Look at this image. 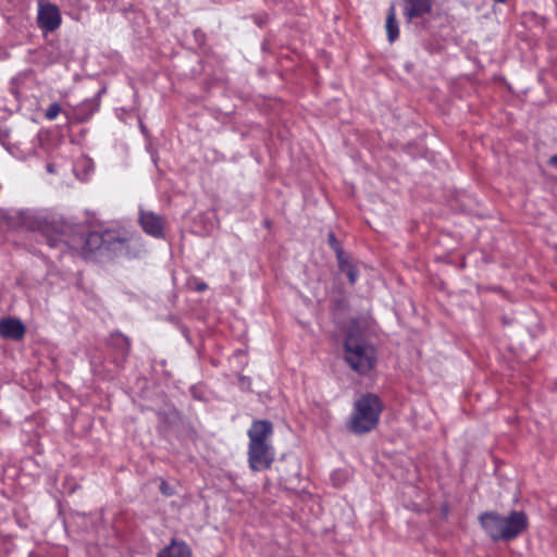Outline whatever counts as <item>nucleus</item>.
I'll list each match as a JSON object with an SVG mask.
<instances>
[{
    "mask_svg": "<svg viewBox=\"0 0 557 557\" xmlns=\"http://www.w3.org/2000/svg\"><path fill=\"white\" fill-rule=\"evenodd\" d=\"M480 522L484 531L495 541H510L522 534L529 519L524 511H511L507 517L497 512H484L480 516Z\"/></svg>",
    "mask_w": 557,
    "mask_h": 557,
    "instance_id": "obj_2",
    "label": "nucleus"
},
{
    "mask_svg": "<svg viewBox=\"0 0 557 557\" xmlns=\"http://www.w3.org/2000/svg\"><path fill=\"white\" fill-rule=\"evenodd\" d=\"M345 359L355 371L367 373L375 364V351L363 339L349 334L345 342Z\"/></svg>",
    "mask_w": 557,
    "mask_h": 557,
    "instance_id": "obj_4",
    "label": "nucleus"
},
{
    "mask_svg": "<svg viewBox=\"0 0 557 557\" xmlns=\"http://www.w3.org/2000/svg\"><path fill=\"white\" fill-rule=\"evenodd\" d=\"M496 2H504L505 0H495Z\"/></svg>",
    "mask_w": 557,
    "mask_h": 557,
    "instance_id": "obj_18",
    "label": "nucleus"
},
{
    "mask_svg": "<svg viewBox=\"0 0 557 557\" xmlns=\"http://www.w3.org/2000/svg\"><path fill=\"white\" fill-rule=\"evenodd\" d=\"M191 549L183 541L173 540L158 553V557H191Z\"/></svg>",
    "mask_w": 557,
    "mask_h": 557,
    "instance_id": "obj_10",
    "label": "nucleus"
},
{
    "mask_svg": "<svg viewBox=\"0 0 557 557\" xmlns=\"http://www.w3.org/2000/svg\"><path fill=\"white\" fill-rule=\"evenodd\" d=\"M138 222L143 231L154 238L164 237V228L166 221L164 216L151 211V210H139Z\"/></svg>",
    "mask_w": 557,
    "mask_h": 557,
    "instance_id": "obj_7",
    "label": "nucleus"
},
{
    "mask_svg": "<svg viewBox=\"0 0 557 557\" xmlns=\"http://www.w3.org/2000/svg\"><path fill=\"white\" fill-rule=\"evenodd\" d=\"M383 406L374 394H364L355 401L348 428L352 433L363 434L372 431L379 423Z\"/></svg>",
    "mask_w": 557,
    "mask_h": 557,
    "instance_id": "obj_3",
    "label": "nucleus"
},
{
    "mask_svg": "<svg viewBox=\"0 0 557 557\" xmlns=\"http://www.w3.org/2000/svg\"><path fill=\"white\" fill-rule=\"evenodd\" d=\"M550 164H553L557 169V154L553 156L549 160Z\"/></svg>",
    "mask_w": 557,
    "mask_h": 557,
    "instance_id": "obj_17",
    "label": "nucleus"
},
{
    "mask_svg": "<svg viewBox=\"0 0 557 557\" xmlns=\"http://www.w3.org/2000/svg\"><path fill=\"white\" fill-rule=\"evenodd\" d=\"M129 234L123 230L107 228L102 232H90L85 238L73 237L66 239H55L52 237L47 238L50 247H58L61 243L71 246L73 249L79 251L81 256L85 259L92 258L98 252H108L115 255L127 250Z\"/></svg>",
    "mask_w": 557,
    "mask_h": 557,
    "instance_id": "obj_1",
    "label": "nucleus"
},
{
    "mask_svg": "<svg viewBox=\"0 0 557 557\" xmlns=\"http://www.w3.org/2000/svg\"><path fill=\"white\" fill-rule=\"evenodd\" d=\"M407 2L410 4V8L405 13L408 21L422 16L432 9V0H407Z\"/></svg>",
    "mask_w": 557,
    "mask_h": 557,
    "instance_id": "obj_11",
    "label": "nucleus"
},
{
    "mask_svg": "<svg viewBox=\"0 0 557 557\" xmlns=\"http://www.w3.org/2000/svg\"><path fill=\"white\" fill-rule=\"evenodd\" d=\"M248 463L252 471L271 468L275 459V450L272 444L248 445Z\"/></svg>",
    "mask_w": 557,
    "mask_h": 557,
    "instance_id": "obj_5",
    "label": "nucleus"
},
{
    "mask_svg": "<svg viewBox=\"0 0 557 557\" xmlns=\"http://www.w3.org/2000/svg\"><path fill=\"white\" fill-rule=\"evenodd\" d=\"M208 288V285L205 282H199L196 285V289L199 292H203Z\"/></svg>",
    "mask_w": 557,
    "mask_h": 557,
    "instance_id": "obj_16",
    "label": "nucleus"
},
{
    "mask_svg": "<svg viewBox=\"0 0 557 557\" xmlns=\"http://www.w3.org/2000/svg\"><path fill=\"white\" fill-rule=\"evenodd\" d=\"M25 335L23 323L13 318L0 320V336L3 338L20 341Z\"/></svg>",
    "mask_w": 557,
    "mask_h": 557,
    "instance_id": "obj_9",
    "label": "nucleus"
},
{
    "mask_svg": "<svg viewBox=\"0 0 557 557\" xmlns=\"http://www.w3.org/2000/svg\"><path fill=\"white\" fill-rule=\"evenodd\" d=\"M341 269L343 272L346 273V275L351 284H354L357 281L358 273L351 264L343 262V263H341Z\"/></svg>",
    "mask_w": 557,
    "mask_h": 557,
    "instance_id": "obj_13",
    "label": "nucleus"
},
{
    "mask_svg": "<svg viewBox=\"0 0 557 557\" xmlns=\"http://www.w3.org/2000/svg\"><path fill=\"white\" fill-rule=\"evenodd\" d=\"M385 27L388 41L394 42L399 36L398 23L396 21V7L394 2L389 5Z\"/></svg>",
    "mask_w": 557,
    "mask_h": 557,
    "instance_id": "obj_12",
    "label": "nucleus"
},
{
    "mask_svg": "<svg viewBox=\"0 0 557 557\" xmlns=\"http://www.w3.org/2000/svg\"><path fill=\"white\" fill-rule=\"evenodd\" d=\"M329 243L333 248L337 249L338 243L332 232L329 234Z\"/></svg>",
    "mask_w": 557,
    "mask_h": 557,
    "instance_id": "obj_15",
    "label": "nucleus"
},
{
    "mask_svg": "<svg viewBox=\"0 0 557 557\" xmlns=\"http://www.w3.org/2000/svg\"><path fill=\"white\" fill-rule=\"evenodd\" d=\"M248 445L271 444L273 424L268 420H255L247 432Z\"/></svg>",
    "mask_w": 557,
    "mask_h": 557,
    "instance_id": "obj_8",
    "label": "nucleus"
},
{
    "mask_svg": "<svg viewBox=\"0 0 557 557\" xmlns=\"http://www.w3.org/2000/svg\"><path fill=\"white\" fill-rule=\"evenodd\" d=\"M61 107L59 103L53 102L51 103L48 109L45 112V116L49 121H53L57 119V116L61 113Z\"/></svg>",
    "mask_w": 557,
    "mask_h": 557,
    "instance_id": "obj_14",
    "label": "nucleus"
},
{
    "mask_svg": "<svg viewBox=\"0 0 557 557\" xmlns=\"http://www.w3.org/2000/svg\"><path fill=\"white\" fill-rule=\"evenodd\" d=\"M38 26L47 33L54 32L61 25L62 17L59 8L46 0L38 2Z\"/></svg>",
    "mask_w": 557,
    "mask_h": 557,
    "instance_id": "obj_6",
    "label": "nucleus"
}]
</instances>
